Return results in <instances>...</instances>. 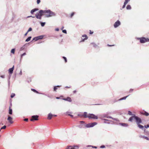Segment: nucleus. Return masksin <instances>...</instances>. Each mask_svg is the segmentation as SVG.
<instances>
[{
  "label": "nucleus",
  "instance_id": "58836bf2",
  "mask_svg": "<svg viewBox=\"0 0 149 149\" xmlns=\"http://www.w3.org/2000/svg\"><path fill=\"white\" fill-rule=\"evenodd\" d=\"M6 125H4L1 128V130L3 129H5L6 128Z\"/></svg>",
  "mask_w": 149,
  "mask_h": 149
},
{
  "label": "nucleus",
  "instance_id": "e433bc0d",
  "mask_svg": "<svg viewBox=\"0 0 149 149\" xmlns=\"http://www.w3.org/2000/svg\"><path fill=\"white\" fill-rule=\"evenodd\" d=\"M128 114L130 115H132V116H133V115L132 114V112L131 111H128Z\"/></svg>",
  "mask_w": 149,
  "mask_h": 149
},
{
  "label": "nucleus",
  "instance_id": "c756f323",
  "mask_svg": "<svg viewBox=\"0 0 149 149\" xmlns=\"http://www.w3.org/2000/svg\"><path fill=\"white\" fill-rule=\"evenodd\" d=\"M91 44L93 45V47H96L97 46V45L94 42L91 43Z\"/></svg>",
  "mask_w": 149,
  "mask_h": 149
},
{
  "label": "nucleus",
  "instance_id": "338daca9",
  "mask_svg": "<svg viewBox=\"0 0 149 149\" xmlns=\"http://www.w3.org/2000/svg\"><path fill=\"white\" fill-rule=\"evenodd\" d=\"M76 91H73V93H76Z\"/></svg>",
  "mask_w": 149,
  "mask_h": 149
},
{
  "label": "nucleus",
  "instance_id": "864d4df0",
  "mask_svg": "<svg viewBox=\"0 0 149 149\" xmlns=\"http://www.w3.org/2000/svg\"><path fill=\"white\" fill-rule=\"evenodd\" d=\"M28 119L27 118H25L24 119V120L26 121H28Z\"/></svg>",
  "mask_w": 149,
  "mask_h": 149
},
{
  "label": "nucleus",
  "instance_id": "79ce46f5",
  "mask_svg": "<svg viewBox=\"0 0 149 149\" xmlns=\"http://www.w3.org/2000/svg\"><path fill=\"white\" fill-rule=\"evenodd\" d=\"M130 1V0H125L124 2L127 4Z\"/></svg>",
  "mask_w": 149,
  "mask_h": 149
},
{
  "label": "nucleus",
  "instance_id": "de8ad7c7",
  "mask_svg": "<svg viewBox=\"0 0 149 149\" xmlns=\"http://www.w3.org/2000/svg\"><path fill=\"white\" fill-rule=\"evenodd\" d=\"M50 15V13H45L44 15Z\"/></svg>",
  "mask_w": 149,
  "mask_h": 149
},
{
  "label": "nucleus",
  "instance_id": "c03bdc74",
  "mask_svg": "<svg viewBox=\"0 0 149 149\" xmlns=\"http://www.w3.org/2000/svg\"><path fill=\"white\" fill-rule=\"evenodd\" d=\"M87 39H86L85 38H84V39H82V40L80 42H84L85 40H86Z\"/></svg>",
  "mask_w": 149,
  "mask_h": 149
},
{
  "label": "nucleus",
  "instance_id": "1a4fd4ad",
  "mask_svg": "<svg viewBox=\"0 0 149 149\" xmlns=\"http://www.w3.org/2000/svg\"><path fill=\"white\" fill-rule=\"evenodd\" d=\"M38 116L37 115H33L32 116V118L31 119V121H33L34 120H38Z\"/></svg>",
  "mask_w": 149,
  "mask_h": 149
},
{
  "label": "nucleus",
  "instance_id": "39448f33",
  "mask_svg": "<svg viewBox=\"0 0 149 149\" xmlns=\"http://www.w3.org/2000/svg\"><path fill=\"white\" fill-rule=\"evenodd\" d=\"M88 118L89 119H97V116L93 114H89L88 115Z\"/></svg>",
  "mask_w": 149,
  "mask_h": 149
},
{
  "label": "nucleus",
  "instance_id": "680f3d73",
  "mask_svg": "<svg viewBox=\"0 0 149 149\" xmlns=\"http://www.w3.org/2000/svg\"><path fill=\"white\" fill-rule=\"evenodd\" d=\"M90 31V34H92L93 33V32H91V31Z\"/></svg>",
  "mask_w": 149,
  "mask_h": 149
},
{
  "label": "nucleus",
  "instance_id": "052dcab7",
  "mask_svg": "<svg viewBox=\"0 0 149 149\" xmlns=\"http://www.w3.org/2000/svg\"><path fill=\"white\" fill-rule=\"evenodd\" d=\"M64 26H62V28H61V30H63V29H64Z\"/></svg>",
  "mask_w": 149,
  "mask_h": 149
},
{
  "label": "nucleus",
  "instance_id": "f257e3e1",
  "mask_svg": "<svg viewBox=\"0 0 149 149\" xmlns=\"http://www.w3.org/2000/svg\"><path fill=\"white\" fill-rule=\"evenodd\" d=\"M45 13H50V15H45V16L46 17H49L53 16H54L56 15L55 13L51 11L50 10H40L39 11L38 13L39 15V16L42 18V17L43 15H44Z\"/></svg>",
  "mask_w": 149,
  "mask_h": 149
},
{
  "label": "nucleus",
  "instance_id": "9b49d317",
  "mask_svg": "<svg viewBox=\"0 0 149 149\" xmlns=\"http://www.w3.org/2000/svg\"><path fill=\"white\" fill-rule=\"evenodd\" d=\"M13 118L10 116H8L7 118V120L9 122L10 124H12L13 123V122L12 120Z\"/></svg>",
  "mask_w": 149,
  "mask_h": 149
},
{
  "label": "nucleus",
  "instance_id": "69168bd1",
  "mask_svg": "<svg viewBox=\"0 0 149 149\" xmlns=\"http://www.w3.org/2000/svg\"><path fill=\"white\" fill-rule=\"evenodd\" d=\"M114 45H108V46H114Z\"/></svg>",
  "mask_w": 149,
  "mask_h": 149
},
{
  "label": "nucleus",
  "instance_id": "f3484780",
  "mask_svg": "<svg viewBox=\"0 0 149 149\" xmlns=\"http://www.w3.org/2000/svg\"><path fill=\"white\" fill-rule=\"evenodd\" d=\"M138 127L140 129L142 130H144L145 129V128L144 127L140 125V124H139L138 125H137Z\"/></svg>",
  "mask_w": 149,
  "mask_h": 149
},
{
  "label": "nucleus",
  "instance_id": "09e8293b",
  "mask_svg": "<svg viewBox=\"0 0 149 149\" xmlns=\"http://www.w3.org/2000/svg\"><path fill=\"white\" fill-rule=\"evenodd\" d=\"M133 90L132 89H130L129 91V93H132L133 91Z\"/></svg>",
  "mask_w": 149,
  "mask_h": 149
},
{
  "label": "nucleus",
  "instance_id": "a18cd8bd",
  "mask_svg": "<svg viewBox=\"0 0 149 149\" xmlns=\"http://www.w3.org/2000/svg\"><path fill=\"white\" fill-rule=\"evenodd\" d=\"M144 127L146 128L149 127V125H145Z\"/></svg>",
  "mask_w": 149,
  "mask_h": 149
},
{
  "label": "nucleus",
  "instance_id": "13d9d810",
  "mask_svg": "<svg viewBox=\"0 0 149 149\" xmlns=\"http://www.w3.org/2000/svg\"><path fill=\"white\" fill-rule=\"evenodd\" d=\"M19 74H20V75H22V70H21L19 73Z\"/></svg>",
  "mask_w": 149,
  "mask_h": 149
},
{
  "label": "nucleus",
  "instance_id": "7ed1b4c3",
  "mask_svg": "<svg viewBox=\"0 0 149 149\" xmlns=\"http://www.w3.org/2000/svg\"><path fill=\"white\" fill-rule=\"evenodd\" d=\"M97 124L96 122H93L92 123H90L88 124H87L85 127L87 128H89L91 127H92L96 125Z\"/></svg>",
  "mask_w": 149,
  "mask_h": 149
},
{
  "label": "nucleus",
  "instance_id": "7c9ffc66",
  "mask_svg": "<svg viewBox=\"0 0 149 149\" xmlns=\"http://www.w3.org/2000/svg\"><path fill=\"white\" fill-rule=\"evenodd\" d=\"M31 90L32 91H33L34 92H35L36 93H38V91H36L35 89H31Z\"/></svg>",
  "mask_w": 149,
  "mask_h": 149
},
{
  "label": "nucleus",
  "instance_id": "2eb2a0df",
  "mask_svg": "<svg viewBox=\"0 0 149 149\" xmlns=\"http://www.w3.org/2000/svg\"><path fill=\"white\" fill-rule=\"evenodd\" d=\"M139 137L140 138H143L145 139H146L147 140H149V139L148 138V137H147L146 136H144L140 135L139 136Z\"/></svg>",
  "mask_w": 149,
  "mask_h": 149
},
{
  "label": "nucleus",
  "instance_id": "774afa93",
  "mask_svg": "<svg viewBox=\"0 0 149 149\" xmlns=\"http://www.w3.org/2000/svg\"><path fill=\"white\" fill-rule=\"evenodd\" d=\"M104 120H106V121H108V120H107V119H104Z\"/></svg>",
  "mask_w": 149,
  "mask_h": 149
},
{
  "label": "nucleus",
  "instance_id": "b1692460",
  "mask_svg": "<svg viewBox=\"0 0 149 149\" xmlns=\"http://www.w3.org/2000/svg\"><path fill=\"white\" fill-rule=\"evenodd\" d=\"M9 113L11 115L12 114V110L10 108V107L9 110Z\"/></svg>",
  "mask_w": 149,
  "mask_h": 149
},
{
  "label": "nucleus",
  "instance_id": "a211bd4d",
  "mask_svg": "<svg viewBox=\"0 0 149 149\" xmlns=\"http://www.w3.org/2000/svg\"><path fill=\"white\" fill-rule=\"evenodd\" d=\"M107 118H111L112 120H115L116 121H118V119L116 118H112V117L111 116H108L107 117Z\"/></svg>",
  "mask_w": 149,
  "mask_h": 149
},
{
  "label": "nucleus",
  "instance_id": "0e129e2a",
  "mask_svg": "<svg viewBox=\"0 0 149 149\" xmlns=\"http://www.w3.org/2000/svg\"><path fill=\"white\" fill-rule=\"evenodd\" d=\"M65 87L66 88H70V87H68V86H66Z\"/></svg>",
  "mask_w": 149,
  "mask_h": 149
},
{
  "label": "nucleus",
  "instance_id": "dca6fc26",
  "mask_svg": "<svg viewBox=\"0 0 149 149\" xmlns=\"http://www.w3.org/2000/svg\"><path fill=\"white\" fill-rule=\"evenodd\" d=\"M38 10V8H34L33 9L31 10V14H33L34 12Z\"/></svg>",
  "mask_w": 149,
  "mask_h": 149
},
{
  "label": "nucleus",
  "instance_id": "c9c22d12",
  "mask_svg": "<svg viewBox=\"0 0 149 149\" xmlns=\"http://www.w3.org/2000/svg\"><path fill=\"white\" fill-rule=\"evenodd\" d=\"M15 96V94L14 93H12L11 95V97L12 98L14 97Z\"/></svg>",
  "mask_w": 149,
  "mask_h": 149
},
{
  "label": "nucleus",
  "instance_id": "0eeeda50",
  "mask_svg": "<svg viewBox=\"0 0 149 149\" xmlns=\"http://www.w3.org/2000/svg\"><path fill=\"white\" fill-rule=\"evenodd\" d=\"M121 24L120 22L118 20L114 24V27L115 28H116L120 26Z\"/></svg>",
  "mask_w": 149,
  "mask_h": 149
},
{
  "label": "nucleus",
  "instance_id": "393cba45",
  "mask_svg": "<svg viewBox=\"0 0 149 149\" xmlns=\"http://www.w3.org/2000/svg\"><path fill=\"white\" fill-rule=\"evenodd\" d=\"M31 38V36L29 37H28V38L27 39H26L25 41L27 42L29 41L30 40Z\"/></svg>",
  "mask_w": 149,
  "mask_h": 149
},
{
  "label": "nucleus",
  "instance_id": "412c9836",
  "mask_svg": "<svg viewBox=\"0 0 149 149\" xmlns=\"http://www.w3.org/2000/svg\"><path fill=\"white\" fill-rule=\"evenodd\" d=\"M129 95H127V96H125V97H124L122 98H121L120 99H119L118 100V101H120V100H125L126 99V98Z\"/></svg>",
  "mask_w": 149,
  "mask_h": 149
},
{
  "label": "nucleus",
  "instance_id": "c85d7f7f",
  "mask_svg": "<svg viewBox=\"0 0 149 149\" xmlns=\"http://www.w3.org/2000/svg\"><path fill=\"white\" fill-rule=\"evenodd\" d=\"M26 55V53L25 52L24 53L22 54H21V58H20V61L21 60L22 58V57Z\"/></svg>",
  "mask_w": 149,
  "mask_h": 149
},
{
  "label": "nucleus",
  "instance_id": "3c124183",
  "mask_svg": "<svg viewBox=\"0 0 149 149\" xmlns=\"http://www.w3.org/2000/svg\"><path fill=\"white\" fill-rule=\"evenodd\" d=\"M78 116H80L81 117H83V115H82V114H78Z\"/></svg>",
  "mask_w": 149,
  "mask_h": 149
},
{
  "label": "nucleus",
  "instance_id": "603ef678",
  "mask_svg": "<svg viewBox=\"0 0 149 149\" xmlns=\"http://www.w3.org/2000/svg\"><path fill=\"white\" fill-rule=\"evenodd\" d=\"M91 146V147L93 148H97V147L95 146Z\"/></svg>",
  "mask_w": 149,
  "mask_h": 149
},
{
  "label": "nucleus",
  "instance_id": "ea45409f",
  "mask_svg": "<svg viewBox=\"0 0 149 149\" xmlns=\"http://www.w3.org/2000/svg\"><path fill=\"white\" fill-rule=\"evenodd\" d=\"M82 37H83V38L85 37V38H86V39H87V38H88L87 36L86 35H82Z\"/></svg>",
  "mask_w": 149,
  "mask_h": 149
},
{
  "label": "nucleus",
  "instance_id": "423d86ee",
  "mask_svg": "<svg viewBox=\"0 0 149 149\" xmlns=\"http://www.w3.org/2000/svg\"><path fill=\"white\" fill-rule=\"evenodd\" d=\"M79 147L77 146H68L66 149H78Z\"/></svg>",
  "mask_w": 149,
  "mask_h": 149
},
{
  "label": "nucleus",
  "instance_id": "bb28decb",
  "mask_svg": "<svg viewBox=\"0 0 149 149\" xmlns=\"http://www.w3.org/2000/svg\"><path fill=\"white\" fill-rule=\"evenodd\" d=\"M15 49L14 48L12 49L11 50V53L14 54L15 53Z\"/></svg>",
  "mask_w": 149,
  "mask_h": 149
},
{
  "label": "nucleus",
  "instance_id": "ddd939ff",
  "mask_svg": "<svg viewBox=\"0 0 149 149\" xmlns=\"http://www.w3.org/2000/svg\"><path fill=\"white\" fill-rule=\"evenodd\" d=\"M62 99L64 100L67 101L69 102H71L72 101L71 98L69 97H68L66 98H63Z\"/></svg>",
  "mask_w": 149,
  "mask_h": 149
},
{
  "label": "nucleus",
  "instance_id": "20e7f679",
  "mask_svg": "<svg viewBox=\"0 0 149 149\" xmlns=\"http://www.w3.org/2000/svg\"><path fill=\"white\" fill-rule=\"evenodd\" d=\"M135 120L137 125L142 123V121L141 118L137 116H135Z\"/></svg>",
  "mask_w": 149,
  "mask_h": 149
},
{
  "label": "nucleus",
  "instance_id": "6ab92c4d",
  "mask_svg": "<svg viewBox=\"0 0 149 149\" xmlns=\"http://www.w3.org/2000/svg\"><path fill=\"white\" fill-rule=\"evenodd\" d=\"M53 116V115L51 113H49L48 115V118L50 119L52 118V117Z\"/></svg>",
  "mask_w": 149,
  "mask_h": 149
},
{
  "label": "nucleus",
  "instance_id": "a878e982",
  "mask_svg": "<svg viewBox=\"0 0 149 149\" xmlns=\"http://www.w3.org/2000/svg\"><path fill=\"white\" fill-rule=\"evenodd\" d=\"M126 8L127 10H130L131 9V6L130 5H128L126 7Z\"/></svg>",
  "mask_w": 149,
  "mask_h": 149
},
{
  "label": "nucleus",
  "instance_id": "f704fd0d",
  "mask_svg": "<svg viewBox=\"0 0 149 149\" xmlns=\"http://www.w3.org/2000/svg\"><path fill=\"white\" fill-rule=\"evenodd\" d=\"M63 58L64 59V60H65V63L67 62V58L66 57H65V56H63Z\"/></svg>",
  "mask_w": 149,
  "mask_h": 149
},
{
  "label": "nucleus",
  "instance_id": "5fc2aeb1",
  "mask_svg": "<svg viewBox=\"0 0 149 149\" xmlns=\"http://www.w3.org/2000/svg\"><path fill=\"white\" fill-rule=\"evenodd\" d=\"M55 31H59V29L58 28H57L55 29Z\"/></svg>",
  "mask_w": 149,
  "mask_h": 149
},
{
  "label": "nucleus",
  "instance_id": "4468645a",
  "mask_svg": "<svg viewBox=\"0 0 149 149\" xmlns=\"http://www.w3.org/2000/svg\"><path fill=\"white\" fill-rule=\"evenodd\" d=\"M141 114L145 115L146 116H148L149 115V113L146 111L141 112Z\"/></svg>",
  "mask_w": 149,
  "mask_h": 149
},
{
  "label": "nucleus",
  "instance_id": "a19ab883",
  "mask_svg": "<svg viewBox=\"0 0 149 149\" xmlns=\"http://www.w3.org/2000/svg\"><path fill=\"white\" fill-rule=\"evenodd\" d=\"M62 32L63 33L66 34L67 33V31L66 30H62Z\"/></svg>",
  "mask_w": 149,
  "mask_h": 149
},
{
  "label": "nucleus",
  "instance_id": "4be33fe9",
  "mask_svg": "<svg viewBox=\"0 0 149 149\" xmlns=\"http://www.w3.org/2000/svg\"><path fill=\"white\" fill-rule=\"evenodd\" d=\"M122 126L125 127H128V125L127 123H120V124Z\"/></svg>",
  "mask_w": 149,
  "mask_h": 149
},
{
  "label": "nucleus",
  "instance_id": "f8f14e48",
  "mask_svg": "<svg viewBox=\"0 0 149 149\" xmlns=\"http://www.w3.org/2000/svg\"><path fill=\"white\" fill-rule=\"evenodd\" d=\"M14 66L13 65L12 68H10L9 69L8 71H9V73L10 74H12L13 73V70L14 69Z\"/></svg>",
  "mask_w": 149,
  "mask_h": 149
},
{
  "label": "nucleus",
  "instance_id": "4c0bfd02",
  "mask_svg": "<svg viewBox=\"0 0 149 149\" xmlns=\"http://www.w3.org/2000/svg\"><path fill=\"white\" fill-rule=\"evenodd\" d=\"M32 30V29L30 27L29 29L28 30L27 32H29L31 31Z\"/></svg>",
  "mask_w": 149,
  "mask_h": 149
},
{
  "label": "nucleus",
  "instance_id": "72a5a7b5",
  "mask_svg": "<svg viewBox=\"0 0 149 149\" xmlns=\"http://www.w3.org/2000/svg\"><path fill=\"white\" fill-rule=\"evenodd\" d=\"M127 4V3L124 2V5H123V6L122 7V9H121V10H122L125 7V6Z\"/></svg>",
  "mask_w": 149,
  "mask_h": 149
},
{
  "label": "nucleus",
  "instance_id": "e2e57ef3",
  "mask_svg": "<svg viewBox=\"0 0 149 149\" xmlns=\"http://www.w3.org/2000/svg\"><path fill=\"white\" fill-rule=\"evenodd\" d=\"M56 99H60V97H56Z\"/></svg>",
  "mask_w": 149,
  "mask_h": 149
},
{
  "label": "nucleus",
  "instance_id": "bf43d9fd",
  "mask_svg": "<svg viewBox=\"0 0 149 149\" xmlns=\"http://www.w3.org/2000/svg\"><path fill=\"white\" fill-rule=\"evenodd\" d=\"M28 33V32H27H27H26L25 33V34H24V36H26L27 35V33Z\"/></svg>",
  "mask_w": 149,
  "mask_h": 149
},
{
  "label": "nucleus",
  "instance_id": "473e14b6",
  "mask_svg": "<svg viewBox=\"0 0 149 149\" xmlns=\"http://www.w3.org/2000/svg\"><path fill=\"white\" fill-rule=\"evenodd\" d=\"M69 113V112H67L66 113L67 115H68V116H70L71 117H72V118L73 117V115H72L70 114Z\"/></svg>",
  "mask_w": 149,
  "mask_h": 149
},
{
  "label": "nucleus",
  "instance_id": "9d476101",
  "mask_svg": "<svg viewBox=\"0 0 149 149\" xmlns=\"http://www.w3.org/2000/svg\"><path fill=\"white\" fill-rule=\"evenodd\" d=\"M136 116L135 114L133 115L131 117H130L128 120V121L131 122H132L134 119L135 120V117Z\"/></svg>",
  "mask_w": 149,
  "mask_h": 149
},
{
  "label": "nucleus",
  "instance_id": "6e6552de",
  "mask_svg": "<svg viewBox=\"0 0 149 149\" xmlns=\"http://www.w3.org/2000/svg\"><path fill=\"white\" fill-rule=\"evenodd\" d=\"M43 36H37L35 37H34L33 38V40H34L35 41H36L38 40L42 39L43 38Z\"/></svg>",
  "mask_w": 149,
  "mask_h": 149
},
{
  "label": "nucleus",
  "instance_id": "49530a36",
  "mask_svg": "<svg viewBox=\"0 0 149 149\" xmlns=\"http://www.w3.org/2000/svg\"><path fill=\"white\" fill-rule=\"evenodd\" d=\"M40 2V0H37V3L38 4H39Z\"/></svg>",
  "mask_w": 149,
  "mask_h": 149
},
{
  "label": "nucleus",
  "instance_id": "f03ea898",
  "mask_svg": "<svg viewBox=\"0 0 149 149\" xmlns=\"http://www.w3.org/2000/svg\"><path fill=\"white\" fill-rule=\"evenodd\" d=\"M138 39L140 40V42L141 43H143L146 42H149V39L146 38L144 37L138 38Z\"/></svg>",
  "mask_w": 149,
  "mask_h": 149
},
{
  "label": "nucleus",
  "instance_id": "4d7b16f0",
  "mask_svg": "<svg viewBox=\"0 0 149 149\" xmlns=\"http://www.w3.org/2000/svg\"><path fill=\"white\" fill-rule=\"evenodd\" d=\"M33 17V18H34L35 17L34 16H29L27 17Z\"/></svg>",
  "mask_w": 149,
  "mask_h": 149
},
{
  "label": "nucleus",
  "instance_id": "8fccbe9b",
  "mask_svg": "<svg viewBox=\"0 0 149 149\" xmlns=\"http://www.w3.org/2000/svg\"><path fill=\"white\" fill-rule=\"evenodd\" d=\"M74 12H73L72 13L71 15V17H72L74 15Z\"/></svg>",
  "mask_w": 149,
  "mask_h": 149
},
{
  "label": "nucleus",
  "instance_id": "37998d69",
  "mask_svg": "<svg viewBox=\"0 0 149 149\" xmlns=\"http://www.w3.org/2000/svg\"><path fill=\"white\" fill-rule=\"evenodd\" d=\"M100 148H105V146L104 145H102V146H101L100 147Z\"/></svg>",
  "mask_w": 149,
  "mask_h": 149
},
{
  "label": "nucleus",
  "instance_id": "5701e85b",
  "mask_svg": "<svg viewBox=\"0 0 149 149\" xmlns=\"http://www.w3.org/2000/svg\"><path fill=\"white\" fill-rule=\"evenodd\" d=\"M87 113L86 112H84V114L83 115V117H84V118H88V115L87 116Z\"/></svg>",
  "mask_w": 149,
  "mask_h": 149
},
{
  "label": "nucleus",
  "instance_id": "cd10ccee",
  "mask_svg": "<svg viewBox=\"0 0 149 149\" xmlns=\"http://www.w3.org/2000/svg\"><path fill=\"white\" fill-rule=\"evenodd\" d=\"M61 86H55L54 87V91H56V90L57 89V87H59Z\"/></svg>",
  "mask_w": 149,
  "mask_h": 149
},
{
  "label": "nucleus",
  "instance_id": "aec40b11",
  "mask_svg": "<svg viewBox=\"0 0 149 149\" xmlns=\"http://www.w3.org/2000/svg\"><path fill=\"white\" fill-rule=\"evenodd\" d=\"M35 16L36 17V18L38 19H41V17H40L39 16V15L38 14V13H37L36 15Z\"/></svg>",
  "mask_w": 149,
  "mask_h": 149
},
{
  "label": "nucleus",
  "instance_id": "6e6d98bb",
  "mask_svg": "<svg viewBox=\"0 0 149 149\" xmlns=\"http://www.w3.org/2000/svg\"><path fill=\"white\" fill-rule=\"evenodd\" d=\"M1 77L2 78H5V75H1Z\"/></svg>",
  "mask_w": 149,
  "mask_h": 149
},
{
  "label": "nucleus",
  "instance_id": "2f4dec72",
  "mask_svg": "<svg viewBox=\"0 0 149 149\" xmlns=\"http://www.w3.org/2000/svg\"><path fill=\"white\" fill-rule=\"evenodd\" d=\"M40 23L41 26L42 27L44 26L45 24V22H40Z\"/></svg>",
  "mask_w": 149,
  "mask_h": 149
}]
</instances>
